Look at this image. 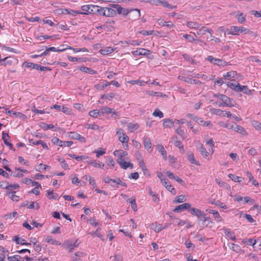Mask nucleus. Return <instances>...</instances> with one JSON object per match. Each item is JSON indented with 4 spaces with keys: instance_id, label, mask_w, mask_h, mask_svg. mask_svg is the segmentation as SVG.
<instances>
[{
    "instance_id": "15",
    "label": "nucleus",
    "mask_w": 261,
    "mask_h": 261,
    "mask_svg": "<svg viewBox=\"0 0 261 261\" xmlns=\"http://www.w3.org/2000/svg\"><path fill=\"white\" fill-rule=\"evenodd\" d=\"M195 122L199 124L202 125L203 126L211 127L213 125L211 121H204L201 118L198 117V116L197 118H195Z\"/></svg>"
},
{
    "instance_id": "21",
    "label": "nucleus",
    "mask_w": 261,
    "mask_h": 261,
    "mask_svg": "<svg viewBox=\"0 0 261 261\" xmlns=\"http://www.w3.org/2000/svg\"><path fill=\"white\" fill-rule=\"evenodd\" d=\"M224 233L225 235L229 239H230L232 241H236V237L235 236V234L233 232L231 231L228 228H225L224 229Z\"/></svg>"
},
{
    "instance_id": "42",
    "label": "nucleus",
    "mask_w": 261,
    "mask_h": 261,
    "mask_svg": "<svg viewBox=\"0 0 261 261\" xmlns=\"http://www.w3.org/2000/svg\"><path fill=\"white\" fill-rule=\"evenodd\" d=\"M144 145L145 149H146L148 151L149 150V149L151 148V142L149 138H144Z\"/></svg>"
},
{
    "instance_id": "11",
    "label": "nucleus",
    "mask_w": 261,
    "mask_h": 261,
    "mask_svg": "<svg viewBox=\"0 0 261 261\" xmlns=\"http://www.w3.org/2000/svg\"><path fill=\"white\" fill-rule=\"evenodd\" d=\"M51 109H55L59 111H61L65 114H69L71 112V110L68 108L64 106H61L58 105H54L51 107Z\"/></svg>"
},
{
    "instance_id": "41",
    "label": "nucleus",
    "mask_w": 261,
    "mask_h": 261,
    "mask_svg": "<svg viewBox=\"0 0 261 261\" xmlns=\"http://www.w3.org/2000/svg\"><path fill=\"white\" fill-rule=\"evenodd\" d=\"M126 42L127 44L132 45L133 46H139L141 44L142 41L140 40L129 39L126 41Z\"/></svg>"
},
{
    "instance_id": "14",
    "label": "nucleus",
    "mask_w": 261,
    "mask_h": 261,
    "mask_svg": "<svg viewBox=\"0 0 261 261\" xmlns=\"http://www.w3.org/2000/svg\"><path fill=\"white\" fill-rule=\"evenodd\" d=\"M166 175H167L169 178L176 180L182 185H184V181L183 180L178 176L174 175L173 173L168 171L166 172Z\"/></svg>"
},
{
    "instance_id": "5",
    "label": "nucleus",
    "mask_w": 261,
    "mask_h": 261,
    "mask_svg": "<svg viewBox=\"0 0 261 261\" xmlns=\"http://www.w3.org/2000/svg\"><path fill=\"white\" fill-rule=\"evenodd\" d=\"M52 142L54 144L60 147H70L73 144L72 141H63L57 137H54L52 139Z\"/></svg>"
},
{
    "instance_id": "32",
    "label": "nucleus",
    "mask_w": 261,
    "mask_h": 261,
    "mask_svg": "<svg viewBox=\"0 0 261 261\" xmlns=\"http://www.w3.org/2000/svg\"><path fill=\"white\" fill-rule=\"evenodd\" d=\"M45 241L46 243H48L50 244L53 245L58 246V245H61V243H60L59 241L54 239L50 236H47L45 238Z\"/></svg>"
},
{
    "instance_id": "25",
    "label": "nucleus",
    "mask_w": 261,
    "mask_h": 261,
    "mask_svg": "<svg viewBox=\"0 0 261 261\" xmlns=\"http://www.w3.org/2000/svg\"><path fill=\"white\" fill-rule=\"evenodd\" d=\"M188 155V159L189 161L193 164H195L197 166H200V164H199V162L196 160L195 158V156L194 155V154L192 152H189L187 154Z\"/></svg>"
},
{
    "instance_id": "3",
    "label": "nucleus",
    "mask_w": 261,
    "mask_h": 261,
    "mask_svg": "<svg viewBox=\"0 0 261 261\" xmlns=\"http://www.w3.org/2000/svg\"><path fill=\"white\" fill-rule=\"evenodd\" d=\"M99 10V14H102L103 16L113 17L116 15L115 9L113 6L112 8H101L100 7Z\"/></svg>"
},
{
    "instance_id": "37",
    "label": "nucleus",
    "mask_w": 261,
    "mask_h": 261,
    "mask_svg": "<svg viewBox=\"0 0 261 261\" xmlns=\"http://www.w3.org/2000/svg\"><path fill=\"white\" fill-rule=\"evenodd\" d=\"M127 83L128 84H132V85L137 84V85H140L141 86H144L146 84H149V82H145V81H142V80H130V81H128L127 82Z\"/></svg>"
},
{
    "instance_id": "19",
    "label": "nucleus",
    "mask_w": 261,
    "mask_h": 261,
    "mask_svg": "<svg viewBox=\"0 0 261 261\" xmlns=\"http://www.w3.org/2000/svg\"><path fill=\"white\" fill-rule=\"evenodd\" d=\"M242 242L243 244H246L248 245L252 246L254 248V250H256V241L255 240H253V239H244L242 240Z\"/></svg>"
},
{
    "instance_id": "54",
    "label": "nucleus",
    "mask_w": 261,
    "mask_h": 261,
    "mask_svg": "<svg viewBox=\"0 0 261 261\" xmlns=\"http://www.w3.org/2000/svg\"><path fill=\"white\" fill-rule=\"evenodd\" d=\"M187 199L185 195H180L177 197L174 201L175 203H182L186 201Z\"/></svg>"
},
{
    "instance_id": "34",
    "label": "nucleus",
    "mask_w": 261,
    "mask_h": 261,
    "mask_svg": "<svg viewBox=\"0 0 261 261\" xmlns=\"http://www.w3.org/2000/svg\"><path fill=\"white\" fill-rule=\"evenodd\" d=\"M150 228L156 232H159L164 228L161 224L156 223H152Z\"/></svg>"
},
{
    "instance_id": "22",
    "label": "nucleus",
    "mask_w": 261,
    "mask_h": 261,
    "mask_svg": "<svg viewBox=\"0 0 261 261\" xmlns=\"http://www.w3.org/2000/svg\"><path fill=\"white\" fill-rule=\"evenodd\" d=\"M13 241L15 242L17 244H20L22 245L29 246L31 245V243H29L25 242V240L18 237V236H15L12 239Z\"/></svg>"
},
{
    "instance_id": "47",
    "label": "nucleus",
    "mask_w": 261,
    "mask_h": 261,
    "mask_svg": "<svg viewBox=\"0 0 261 261\" xmlns=\"http://www.w3.org/2000/svg\"><path fill=\"white\" fill-rule=\"evenodd\" d=\"M99 229H100V228H98V229H97L95 231L91 233V235L94 237H98L101 239V240L104 241L105 237L100 233V232L99 231Z\"/></svg>"
},
{
    "instance_id": "18",
    "label": "nucleus",
    "mask_w": 261,
    "mask_h": 261,
    "mask_svg": "<svg viewBox=\"0 0 261 261\" xmlns=\"http://www.w3.org/2000/svg\"><path fill=\"white\" fill-rule=\"evenodd\" d=\"M227 86L232 89L234 91H236L237 92H240V85L239 83L237 82H227L226 83Z\"/></svg>"
},
{
    "instance_id": "16",
    "label": "nucleus",
    "mask_w": 261,
    "mask_h": 261,
    "mask_svg": "<svg viewBox=\"0 0 261 261\" xmlns=\"http://www.w3.org/2000/svg\"><path fill=\"white\" fill-rule=\"evenodd\" d=\"M237 72L234 71H231L227 72L223 75V77L227 80L235 81V79L237 76Z\"/></svg>"
},
{
    "instance_id": "40",
    "label": "nucleus",
    "mask_w": 261,
    "mask_h": 261,
    "mask_svg": "<svg viewBox=\"0 0 261 261\" xmlns=\"http://www.w3.org/2000/svg\"><path fill=\"white\" fill-rule=\"evenodd\" d=\"M127 128L129 132H133L138 129L139 125L137 123H129L127 125Z\"/></svg>"
},
{
    "instance_id": "52",
    "label": "nucleus",
    "mask_w": 261,
    "mask_h": 261,
    "mask_svg": "<svg viewBox=\"0 0 261 261\" xmlns=\"http://www.w3.org/2000/svg\"><path fill=\"white\" fill-rule=\"evenodd\" d=\"M6 137H9L8 134L5 132H3L2 138L4 140L5 144L7 146H9L11 147H12V144L7 141V139H6Z\"/></svg>"
},
{
    "instance_id": "61",
    "label": "nucleus",
    "mask_w": 261,
    "mask_h": 261,
    "mask_svg": "<svg viewBox=\"0 0 261 261\" xmlns=\"http://www.w3.org/2000/svg\"><path fill=\"white\" fill-rule=\"evenodd\" d=\"M192 76L194 77H196L198 79H202L203 80H207V76L204 74H199V73H192Z\"/></svg>"
},
{
    "instance_id": "46",
    "label": "nucleus",
    "mask_w": 261,
    "mask_h": 261,
    "mask_svg": "<svg viewBox=\"0 0 261 261\" xmlns=\"http://www.w3.org/2000/svg\"><path fill=\"white\" fill-rule=\"evenodd\" d=\"M113 112V109L107 107H102L100 109V113L101 115H103L104 114H111Z\"/></svg>"
},
{
    "instance_id": "56",
    "label": "nucleus",
    "mask_w": 261,
    "mask_h": 261,
    "mask_svg": "<svg viewBox=\"0 0 261 261\" xmlns=\"http://www.w3.org/2000/svg\"><path fill=\"white\" fill-rule=\"evenodd\" d=\"M113 7L115 9L116 14L117 13L120 14L122 13V9L123 8L121 7L119 5L113 4Z\"/></svg>"
},
{
    "instance_id": "49",
    "label": "nucleus",
    "mask_w": 261,
    "mask_h": 261,
    "mask_svg": "<svg viewBox=\"0 0 261 261\" xmlns=\"http://www.w3.org/2000/svg\"><path fill=\"white\" fill-rule=\"evenodd\" d=\"M127 202L131 204V207L133 210L137 211V204L136 203V200L134 198H131L127 200Z\"/></svg>"
},
{
    "instance_id": "2",
    "label": "nucleus",
    "mask_w": 261,
    "mask_h": 261,
    "mask_svg": "<svg viewBox=\"0 0 261 261\" xmlns=\"http://www.w3.org/2000/svg\"><path fill=\"white\" fill-rule=\"evenodd\" d=\"M83 12L81 14L88 15L90 14H95L99 13L100 7L93 5H83L81 8Z\"/></svg>"
},
{
    "instance_id": "29",
    "label": "nucleus",
    "mask_w": 261,
    "mask_h": 261,
    "mask_svg": "<svg viewBox=\"0 0 261 261\" xmlns=\"http://www.w3.org/2000/svg\"><path fill=\"white\" fill-rule=\"evenodd\" d=\"M189 212L193 215L197 216L199 218L200 216H202L203 212L200 210L196 208H189Z\"/></svg>"
},
{
    "instance_id": "60",
    "label": "nucleus",
    "mask_w": 261,
    "mask_h": 261,
    "mask_svg": "<svg viewBox=\"0 0 261 261\" xmlns=\"http://www.w3.org/2000/svg\"><path fill=\"white\" fill-rule=\"evenodd\" d=\"M106 150L105 149L101 150H95L93 151V153H96V156L97 158H99L100 156L105 154L106 153Z\"/></svg>"
},
{
    "instance_id": "62",
    "label": "nucleus",
    "mask_w": 261,
    "mask_h": 261,
    "mask_svg": "<svg viewBox=\"0 0 261 261\" xmlns=\"http://www.w3.org/2000/svg\"><path fill=\"white\" fill-rule=\"evenodd\" d=\"M252 124L256 130L261 132V123L260 122L257 121H253Z\"/></svg>"
},
{
    "instance_id": "12",
    "label": "nucleus",
    "mask_w": 261,
    "mask_h": 261,
    "mask_svg": "<svg viewBox=\"0 0 261 261\" xmlns=\"http://www.w3.org/2000/svg\"><path fill=\"white\" fill-rule=\"evenodd\" d=\"M191 207V204L188 203H184L178 205L173 210L174 212L180 213L186 209H189Z\"/></svg>"
},
{
    "instance_id": "45",
    "label": "nucleus",
    "mask_w": 261,
    "mask_h": 261,
    "mask_svg": "<svg viewBox=\"0 0 261 261\" xmlns=\"http://www.w3.org/2000/svg\"><path fill=\"white\" fill-rule=\"evenodd\" d=\"M233 130L235 132L239 133L243 135H244L246 134V130H245V129L242 126H241L240 125H238L236 127H234Z\"/></svg>"
},
{
    "instance_id": "8",
    "label": "nucleus",
    "mask_w": 261,
    "mask_h": 261,
    "mask_svg": "<svg viewBox=\"0 0 261 261\" xmlns=\"http://www.w3.org/2000/svg\"><path fill=\"white\" fill-rule=\"evenodd\" d=\"M132 54L134 56H148L150 55L151 51L150 50L148 49H146L143 48H138L137 50L132 51Z\"/></svg>"
},
{
    "instance_id": "6",
    "label": "nucleus",
    "mask_w": 261,
    "mask_h": 261,
    "mask_svg": "<svg viewBox=\"0 0 261 261\" xmlns=\"http://www.w3.org/2000/svg\"><path fill=\"white\" fill-rule=\"evenodd\" d=\"M127 160L128 158H126L125 159H117V163L120 165V167L124 170L127 169L128 168L132 169L134 166L133 164L127 162L126 161Z\"/></svg>"
},
{
    "instance_id": "53",
    "label": "nucleus",
    "mask_w": 261,
    "mask_h": 261,
    "mask_svg": "<svg viewBox=\"0 0 261 261\" xmlns=\"http://www.w3.org/2000/svg\"><path fill=\"white\" fill-rule=\"evenodd\" d=\"M12 175L13 176L16 177L23 176V173H21L20 168H16L15 170L12 172Z\"/></svg>"
},
{
    "instance_id": "31",
    "label": "nucleus",
    "mask_w": 261,
    "mask_h": 261,
    "mask_svg": "<svg viewBox=\"0 0 261 261\" xmlns=\"http://www.w3.org/2000/svg\"><path fill=\"white\" fill-rule=\"evenodd\" d=\"M246 15L245 14L240 12H238L236 15L238 21L240 23H243L246 21Z\"/></svg>"
},
{
    "instance_id": "13",
    "label": "nucleus",
    "mask_w": 261,
    "mask_h": 261,
    "mask_svg": "<svg viewBox=\"0 0 261 261\" xmlns=\"http://www.w3.org/2000/svg\"><path fill=\"white\" fill-rule=\"evenodd\" d=\"M69 137L71 139L77 140L81 142H86V139L85 137L76 133L71 132Z\"/></svg>"
},
{
    "instance_id": "27",
    "label": "nucleus",
    "mask_w": 261,
    "mask_h": 261,
    "mask_svg": "<svg viewBox=\"0 0 261 261\" xmlns=\"http://www.w3.org/2000/svg\"><path fill=\"white\" fill-rule=\"evenodd\" d=\"M79 69L85 73H88L90 74H95L97 73L96 71L91 68L87 67L85 66H82L79 68Z\"/></svg>"
},
{
    "instance_id": "17",
    "label": "nucleus",
    "mask_w": 261,
    "mask_h": 261,
    "mask_svg": "<svg viewBox=\"0 0 261 261\" xmlns=\"http://www.w3.org/2000/svg\"><path fill=\"white\" fill-rule=\"evenodd\" d=\"M140 16V10L137 9H130L129 13V18L132 19H137Z\"/></svg>"
},
{
    "instance_id": "33",
    "label": "nucleus",
    "mask_w": 261,
    "mask_h": 261,
    "mask_svg": "<svg viewBox=\"0 0 261 261\" xmlns=\"http://www.w3.org/2000/svg\"><path fill=\"white\" fill-rule=\"evenodd\" d=\"M114 50V48H113L109 46V47H106L103 48L99 50V53L101 55H109V54L112 53V52H113Z\"/></svg>"
},
{
    "instance_id": "64",
    "label": "nucleus",
    "mask_w": 261,
    "mask_h": 261,
    "mask_svg": "<svg viewBox=\"0 0 261 261\" xmlns=\"http://www.w3.org/2000/svg\"><path fill=\"white\" fill-rule=\"evenodd\" d=\"M152 115L154 117H159L160 118H162L164 117V114L158 109L155 110V111L153 112Z\"/></svg>"
},
{
    "instance_id": "59",
    "label": "nucleus",
    "mask_w": 261,
    "mask_h": 261,
    "mask_svg": "<svg viewBox=\"0 0 261 261\" xmlns=\"http://www.w3.org/2000/svg\"><path fill=\"white\" fill-rule=\"evenodd\" d=\"M15 192H10L8 194L9 197L14 201H18L19 197L15 195Z\"/></svg>"
},
{
    "instance_id": "24",
    "label": "nucleus",
    "mask_w": 261,
    "mask_h": 261,
    "mask_svg": "<svg viewBox=\"0 0 261 261\" xmlns=\"http://www.w3.org/2000/svg\"><path fill=\"white\" fill-rule=\"evenodd\" d=\"M68 155L71 158L75 159L77 161H80L82 160L89 161L88 160L90 159L89 156L86 155H76L74 154H69Z\"/></svg>"
},
{
    "instance_id": "26",
    "label": "nucleus",
    "mask_w": 261,
    "mask_h": 261,
    "mask_svg": "<svg viewBox=\"0 0 261 261\" xmlns=\"http://www.w3.org/2000/svg\"><path fill=\"white\" fill-rule=\"evenodd\" d=\"M86 163L92 165L94 167L102 168L105 164L102 162H97L96 160L86 161Z\"/></svg>"
},
{
    "instance_id": "1",
    "label": "nucleus",
    "mask_w": 261,
    "mask_h": 261,
    "mask_svg": "<svg viewBox=\"0 0 261 261\" xmlns=\"http://www.w3.org/2000/svg\"><path fill=\"white\" fill-rule=\"evenodd\" d=\"M214 97L218 98L217 103L220 107H232L233 106L232 99L227 97L224 94L217 93L214 94Z\"/></svg>"
},
{
    "instance_id": "35",
    "label": "nucleus",
    "mask_w": 261,
    "mask_h": 261,
    "mask_svg": "<svg viewBox=\"0 0 261 261\" xmlns=\"http://www.w3.org/2000/svg\"><path fill=\"white\" fill-rule=\"evenodd\" d=\"M174 124V120L170 119H165L163 120V126L165 128L170 127Z\"/></svg>"
},
{
    "instance_id": "63",
    "label": "nucleus",
    "mask_w": 261,
    "mask_h": 261,
    "mask_svg": "<svg viewBox=\"0 0 261 261\" xmlns=\"http://www.w3.org/2000/svg\"><path fill=\"white\" fill-rule=\"evenodd\" d=\"M114 97V94L113 93H110L106 94H103L101 96V99H107L108 100H111Z\"/></svg>"
},
{
    "instance_id": "39",
    "label": "nucleus",
    "mask_w": 261,
    "mask_h": 261,
    "mask_svg": "<svg viewBox=\"0 0 261 261\" xmlns=\"http://www.w3.org/2000/svg\"><path fill=\"white\" fill-rule=\"evenodd\" d=\"M227 245L231 250L235 251L236 252L238 253L241 250L240 246L237 244L234 243H228Z\"/></svg>"
},
{
    "instance_id": "7",
    "label": "nucleus",
    "mask_w": 261,
    "mask_h": 261,
    "mask_svg": "<svg viewBox=\"0 0 261 261\" xmlns=\"http://www.w3.org/2000/svg\"><path fill=\"white\" fill-rule=\"evenodd\" d=\"M198 28V29H196L197 30V32L194 33V34L196 36H202L205 34L206 32H208L210 34H212L213 32V31L211 29H209L207 27L204 26H201V24L199 25Z\"/></svg>"
},
{
    "instance_id": "57",
    "label": "nucleus",
    "mask_w": 261,
    "mask_h": 261,
    "mask_svg": "<svg viewBox=\"0 0 261 261\" xmlns=\"http://www.w3.org/2000/svg\"><path fill=\"white\" fill-rule=\"evenodd\" d=\"M85 255V253L82 252H77L75 253L76 257H72V261H79L80 258Z\"/></svg>"
},
{
    "instance_id": "20",
    "label": "nucleus",
    "mask_w": 261,
    "mask_h": 261,
    "mask_svg": "<svg viewBox=\"0 0 261 261\" xmlns=\"http://www.w3.org/2000/svg\"><path fill=\"white\" fill-rule=\"evenodd\" d=\"M197 149L204 158H206L208 156L209 153L206 151L202 144L199 143L198 145L197 146Z\"/></svg>"
},
{
    "instance_id": "48",
    "label": "nucleus",
    "mask_w": 261,
    "mask_h": 261,
    "mask_svg": "<svg viewBox=\"0 0 261 261\" xmlns=\"http://www.w3.org/2000/svg\"><path fill=\"white\" fill-rule=\"evenodd\" d=\"M109 86L108 82L100 83L95 85V87L98 90H103L106 87Z\"/></svg>"
},
{
    "instance_id": "36",
    "label": "nucleus",
    "mask_w": 261,
    "mask_h": 261,
    "mask_svg": "<svg viewBox=\"0 0 261 261\" xmlns=\"http://www.w3.org/2000/svg\"><path fill=\"white\" fill-rule=\"evenodd\" d=\"M157 149L160 152L161 154L163 156V158L164 160H167V151L165 149L164 147L162 145H158L157 146Z\"/></svg>"
},
{
    "instance_id": "10",
    "label": "nucleus",
    "mask_w": 261,
    "mask_h": 261,
    "mask_svg": "<svg viewBox=\"0 0 261 261\" xmlns=\"http://www.w3.org/2000/svg\"><path fill=\"white\" fill-rule=\"evenodd\" d=\"M110 185L113 188H117L118 187V185H120L122 187H126L127 184L121 181L119 178L116 179H113L112 182L110 183Z\"/></svg>"
},
{
    "instance_id": "50",
    "label": "nucleus",
    "mask_w": 261,
    "mask_h": 261,
    "mask_svg": "<svg viewBox=\"0 0 261 261\" xmlns=\"http://www.w3.org/2000/svg\"><path fill=\"white\" fill-rule=\"evenodd\" d=\"M243 92L244 93L247 95H250L251 94V91L249 90L247 86H241L240 92Z\"/></svg>"
},
{
    "instance_id": "4",
    "label": "nucleus",
    "mask_w": 261,
    "mask_h": 261,
    "mask_svg": "<svg viewBox=\"0 0 261 261\" xmlns=\"http://www.w3.org/2000/svg\"><path fill=\"white\" fill-rule=\"evenodd\" d=\"M206 60L214 65H217L220 67H224L227 65V62L221 59L215 58L212 56H208Z\"/></svg>"
},
{
    "instance_id": "23",
    "label": "nucleus",
    "mask_w": 261,
    "mask_h": 261,
    "mask_svg": "<svg viewBox=\"0 0 261 261\" xmlns=\"http://www.w3.org/2000/svg\"><path fill=\"white\" fill-rule=\"evenodd\" d=\"M239 27L235 25H232L230 27L229 30L226 31L227 34H230L232 35H239Z\"/></svg>"
},
{
    "instance_id": "51",
    "label": "nucleus",
    "mask_w": 261,
    "mask_h": 261,
    "mask_svg": "<svg viewBox=\"0 0 261 261\" xmlns=\"http://www.w3.org/2000/svg\"><path fill=\"white\" fill-rule=\"evenodd\" d=\"M211 112L218 116H222L223 115L224 111L219 109L213 108L211 110Z\"/></svg>"
},
{
    "instance_id": "44",
    "label": "nucleus",
    "mask_w": 261,
    "mask_h": 261,
    "mask_svg": "<svg viewBox=\"0 0 261 261\" xmlns=\"http://www.w3.org/2000/svg\"><path fill=\"white\" fill-rule=\"evenodd\" d=\"M199 25L200 24L194 21H190L187 22V26L190 29H198V27Z\"/></svg>"
},
{
    "instance_id": "9",
    "label": "nucleus",
    "mask_w": 261,
    "mask_h": 261,
    "mask_svg": "<svg viewBox=\"0 0 261 261\" xmlns=\"http://www.w3.org/2000/svg\"><path fill=\"white\" fill-rule=\"evenodd\" d=\"M116 134L118 136V140L121 142L125 140H129V137L125 134L124 130L121 128L117 129Z\"/></svg>"
},
{
    "instance_id": "58",
    "label": "nucleus",
    "mask_w": 261,
    "mask_h": 261,
    "mask_svg": "<svg viewBox=\"0 0 261 261\" xmlns=\"http://www.w3.org/2000/svg\"><path fill=\"white\" fill-rule=\"evenodd\" d=\"M21 256L19 255H15L13 256H8L7 259L9 261H21Z\"/></svg>"
},
{
    "instance_id": "28",
    "label": "nucleus",
    "mask_w": 261,
    "mask_h": 261,
    "mask_svg": "<svg viewBox=\"0 0 261 261\" xmlns=\"http://www.w3.org/2000/svg\"><path fill=\"white\" fill-rule=\"evenodd\" d=\"M208 212L213 215L214 219L216 221L219 222L222 220V218L220 216L218 211L213 210H208Z\"/></svg>"
},
{
    "instance_id": "55",
    "label": "nucleus",
    "mask_w": 261,
    "mask_h": 261,
    "mask_svg": "<svg viewBox=\"0 0 261 261\" xmlns=\"http://www.w3.org/2000/svg\"><path fill=\"white\" fill-rule=\"evenodd\" d=\"M176 133L181 137L182 139H185L186 138V135L184 130L180 127L176 129Z\"/></svg>"
},
{
    "instance_id": "43",
    "label": "nucleus",
    "mask_w": 261,
    "mask_h": 261,
    "mask_svg": "<svg viewBox=\"0 0 261 261\" xmlns=\"http://www.w3.org/2000/svg\"><path fill=\"white\" fill-rule=\"evenodd\" d=\"M89 116L94 118H97L98 117L101 116V113L100 111L97 110H94L90 111L89 113Z\"/></svg>"
},
{
    "instance_id": "30",
    "label": "nucleus",
    "mask_w": 261,
    "mask_h": 261,
    "mask_svg": "<svg viewBox=\"0 0 261 261\" xmlns=\"http://www.w3.org/2000/svg\"><path fill=\"white\" fill-rule=\"evenodd\" d=\"M145 93L148 95L153 96L156 97H164L166 96L165 94H164L162 93L154 92L152 90H146L145 91Z\"/></svg>"
},
{
    "instance_id": "38",
    "label": "nucleus",
    "mask_w": 261,
    "mask_h": 261,
    "mask_svg": "<svg viewBox=\"0 0 261 261\" xmlns=\"http://www.w3.org/2000/svg\"><path fill=\"white\" fill-rule=\"evenodd\" d=\"M67 58L69 61L72 62H85L86 61L85 58H77L73 57L70 56H68Z\"/></svg>"
}]
</instances>
